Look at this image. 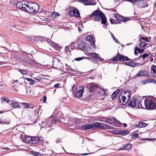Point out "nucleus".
Masks as SVG:
<instances>
[{"mask_svg":"<svg viewBox=\"0 0 156 156\" xmlns=\"http://www.w3.org/2000/svg\"><path fill=\"white\" fill-rule=\"evenodd\" d=\"M32 5L34 8L33 10V12L31 11L30 12L35 13L38 10L39 6L38 4L34 2H33Z\"/></svg>","mask_w":156,"mask_h":156,"instance_id":"obj_19","label":"nucleus"},{"mask_svg":"<svg viewBox=\"0 0 156 156\" xmlns=\"http://www.w3.org/2000/svg\"><path fill=\"white\" fill-rule=\"evenodd\" d=\"M114 128V127L107 124H104L103 125L102 129H113Z\"/></svg>","mask_w":156,"mask_h":156,"instance_id":"obj_24","label":"nucleus"},{"mask_svg":"<svg viewBox=\"0 0 156 156\" xmlns=\"http://www.w3.org/2000/svg\"><path fill=\"white\" fill-rule=\"evenodd\" d=\"M147 45V44L145 42H141L140 44V46L141 47H144Z\"/></svg>","mask_w":156,"mask_h":156,"instance_id":"obj_45","label":"nucleus"},{"mask_svg":"<svg viewBox=\"0 0 156 156\" xmlns=\"http://www.w3.org/2000/svg\"><path fill=\"white\" fill-rule=\"evenodd\" d=\"M112 60L113 61H117L119 60L123 62L133 60L129 59L127 56L120 54L119 53L116 56L114 57L113 58H112Z\"/></svg>","mask_w":156,"mask_h":156,"instance_id":"obj_3","label":"nucleus"},{"mask_svg":"<svg viewBox=\"0 0 156 156\" xmlns=\"http://www.w3.org/2000/svg\"><path fill=\"white\" fill-rule=\"evenodd\" d=\"M114 15L116 19L118 20L121 21V18H122V16L119 15L118 14H115L114 13Z\"/></svg>","mask_w":156,"mask_h":156,"instance_id":"obj_34","label":"nucleus"},{"mask_svg":"<svg viewBox=\"0 0 156 156\" xmlns=\"http://www.w3.org/2000/svg\"><path fill=\"white\" fill-rule=\"evenodd\" d=\"M138 6L140 8H145L147 6V5L145 1H139Z\"/></svg>","mask_w":156,"mask_h":156,"instance_id":"obj_18","label":"nucleus"},{"mask_svg":"<svg viewBox=\"0 0 156 156\" xmlns=\"http://www.w3.org/2000/svg\"><path fill=\"white\" fill-rule=\"evenodd\" d=\"M85 5H95L96 3L94 0H84L83 3Z\"/></svg>","mask_w":156,"mask_h":156,"instance_id":"obj_14","label":"nucleus"},{"mask_svg":"<svg viewBox=\"0 0 156 156\" xmlns=\"http://www.w3.org/2000/svg\"><path fill=\"white\" fill-rule=\"evenodd\" d=\"M46 99H47V97H46V96H44L43 97V102H46Z\"/></svg>","mask_w":156,"mask_h":156,"instance_id":"obj_59","label":"nucleus"},{"mask_svg":"<svg viewBox=\"0 0 156 156\" xmlns=\"http://www.w3.org/2000/svg\"><path fill=\"white\" fill-rule=\"evenodd\" d=\"M144 105L146 109L148 110H153L156 108V105L153 100L151 98H145Z\"/></svg>","mask_w":156,"mask_h":156,"instance_id":"obj_2","label":"nucleus"},{"mask_svg":"<svg viewBox=\"0 0 156 156\" xmlns=\"http://www.w3.org/2000/svg\"><path fill=\"white\" fill-rule=\"evenodd\" d=\"M120 135H126L129 133V130L128 129H125L124 130H119Z\"/></svg>","mask_w":156,"mask_h":156,"instance_id":"obj_23","label":"nucleus"},{"mask_svg":"<svg viewBox=\"0 0 156 156\" xmlns=\"http://www.w3.org/2000/svg\"><path fill=\"white\" fill-rule=\"evenodd\" d=\"M110 22L112 24H116L117 23V21L112 19H110Z\"/></svg>","mask_w":156,"mask_h":156,"instance_id":"obj_38","label":"nucleus"},{"mask_svg":"<svg viewBox=\"0 0 156 156\" xmlns=\"http://www.w3.org/2000/svg\"><path fill=\"white\" fill-rule=\"evenodd\" d=\"M87 42L89 41L91 42L90 44L91 46L94 48H96V45H95V38L91 35H89L87 36Z\"/></svg>","mask_w":156,"mask_h":156,"instance_id":"obj_7","label":"nucleus"},{"mask_svg":"<svg viewBox=\"0 0 156 156\" xmlns=\"http://www.w3.org/2000/svg\"><path fill=\"white\" fill-rule=\"evenodd\" d=\"M108 118H102L101 119V121L107 123L108 122Z\"/></svg>","mask_w":156,"mask_h":156,"instance_id":"obj_49","label":"nucleus"},{"mask_svg":"<svg viewBox=\"0 0 156 156\" xmlns=\"http://www.w3.org/2000/svg\"><path fill=\"white\" fill-rule=\"evenodd\" d=\"M75 122L76 123L79 124L81 122V121L78 118H76L75 119Z\"/></svg>","mask_w":156,"mask_h":156,"instance_id":"obj_52","label":"nucleus"},{"mask_svg":"<svg viewBox=\"0 0 156 156\" xmlns=\"http://www.w3.org/2000/svg\"><path fill=\"white\" fill-rule=\"evenodd\" d=\"M139 136V135L138 134H135L133 135L132 136V138H134L135 137H137Z\"/></svg>","mask_w":156,"mask_h":156,"instance_id":"obj_58","label":"nucleus"},{"mask_svg":"<svg viewBox=\"0 0 156 156\" xmlns=\"http://www.w3.org/2000/svg\"><path fill=\"white\" fill-rule=\"evenodd\" d=\"M55 61V62H57V61L59 63H61V60L60 59H59L58 58H56V57L53 58V59L52 62H54ZM59 63H58V64Z\"/></svg>","mask_w":156,"mask_h":156,"instance_id":"obj_42","label":"nucleus"},{"mask_svg":"<svg viewBox=\"0 0 156 156\" xmlns=\"http://www.w3.org/2000/svg\"><path fill=\"white\" fill-rule=\"evenodd\" d=\"M90 153H83V154H80V155H83V156H84V155H87L88 154H90Z\"/></svg>","mask_w":156,"mask_h":156,"instance_id":"obj_62","label":"nucleus"},{"mask_svg":"<svg viewBox=\"0 0 156 156\" xmlns=\"http://www.w3.org/2000/svg\"><path fill=\"white\" fill-rule=\"evenodd\" d=\"M60 84L59 83H57V84H55L54 85V87H55L58 88V87L60 86Z\"/></svg>","mask_w":156,"mask_h":156,"instance_id":"obj_57","label":"nucleus"},{"mask_svg":"<svg viewBox=\"0 0 156 156\" xmlns=\"http://www.w3.org/2000/svg\"><path fill=\"white\" fill-rule=\"evenodd\" d=\"M22 104L25 106L26 108H31L29 106V105L27 103L23 102L22 103Z\"/></svg>","mask_w":156,"mask_h":156,"instance_id":"obj_50","label":"nucleus"},{"mask_svg":"<svg viewBox=\"0 0 156 156\" xmlns=\"http://www.w3.org/2000/svg\"><path fill=\"white\" fill-rule=\"evenodd\" d=\"M122 147H121L120 150H129L132 148V145L129 143L123 145Z\"/></svg>","mask_w":156,"mask_h":156,"instance_id":"obj_15","label":"nucleus"},{"mask_svg":"<svg viewBox=\"0 0 156 156\" xmlns=\"http://www.w3.org/2000/svg\"><path fill=\"white\" fill-rule=\"evenodd\" d=\"M147 83H148V81L147 79H145L144 80H143L142 81V84H147Z\"/></svg>","mask_w":156,"mask_h":156,"instance_id":"obj_54","label":"nucleus"},{"mask_svg":"<svg viewBox=\"0 0 156 156\" xmlns=\"http://www.w3.org/2000/svg\"><path fill=\"white\" fill-rule=\"evenodd\" d=\"M87 42L85 41H83L79 44L78 45V47L79 49H81L83 50H87L88 48V45H87Z\"/></svg>","mask_w":156,"mask_h":156,"instance_id":"obj_9","label":"nucleus"},{"mask_svg":"<svg viewBox=\"0 0 156 156\" xmlns=\"http://www.w3.org/2000/svg\"><path fill=\"white\" fill-rule=\"evenodd\" d=\"M100 16L101 19V24L104 25H105L107 22V20L106 17L104 13H103Z\"/></svg>","mask_w":156,"mask_h":156,"instance_id":"obj_17","label":"nucleus"},{"mask_svg":"<svg viewBox=\"0 0 156 156\" xmlns=\"http://www.w3.org/2000/svg\"><path fill=\"white\" fill-rule=\"evenodd\" d=\"M27 4V2L26 3H25L24 1L22 2H18L16 4L17 7L20 9L22 10L25 11L27 10L26 6Z\"/></svg>","mask_w":156,"mask_h":156,"instance_id":"obj_6","label":"nucleus"},{"mask_svg":"<svg viewBox=\"0 0 156 156\" xmlns=\"http://www.w3.org/2000/svg\"><path fill=\"white\" fill-rule=\"evenodd\" d=\"M58 120H57V119H55L54 120V121L52 122V124H55V123H56L57 122H58Z\"/></svg>","mask_w":156,"mask_h":156,"instance_id":"obj_61","label":"nucleus"},{"mask_svg":"<svg viewBox=\"0 0 156 156\" xmlns=\"http://www.w3.org/2000/svg\"><path fill=\"white\" fill-rule=\"evenodd\" d=\"M84 87L83 86L80 87L79 90L74 91V95L77 98L82 97L83 93L84 92Z\"/></svg>","mask_w":156,"mask_h":156,"instance_id":"obj_5","label":"nucleus"},{"mask_svg":"<svg viewBox=\"0 0 156 156\" xmlns=\"http://www.w3.org/2000/svg\"><path fill=\"white\" fill-rule=\"evenodd\" d=\"M103 12L100 11L99 9L97 10L93 11L92 13L90 15L89 18H92L93 16H100L103 13Z\"/></svg>","mask_w":156,"mask_h":156,"instance_id":"obj_11","label":"nucleus"},{"mask_svg":"<svg viewBox=\"0 0 156 156\" xmlns=\"http://www.w3.org/2000/svg\"><path fill=\"white\" fill-rule=\"evenodd\" d=\"M34 79L37 81H40V79L39 78H34Z\"/></svg>","mask_w":156,"mask_h":156,"instance_id":"obj_64","label":"nucleus"},{"mask_svg":"<svg viewBox=\"0 0 156 156\" xmlns=\"http://www.w3.org/2000/svg\"><path fill=\"white\" fill-rule=\"evenodd\" d=\"M46 41H47L48 43H49L51 44L52 46H53V44H54L53 42L50 39L46 38Z\"/></svg>","mask_w":156,"mask_h":156,"instance_id":"obj_46","label":"nucleus"},{"mask_svg":"<svg viewBox=\"0 0 156 156\" xmlns=\"http://www.w3.org/2000/svg\"><path fill=\"white\" fill-rule=\"evenodd\" d=\"M146 72L144 71L140 70L139 72L137 73L136 76L139 77L145 75Z\"/></svg>","mask_w":156,"mask_h":156,"instance_id":"obj_27","label":"nucleus"},{"mask_svg":"<svg viewBox=\"0 0 156 156\" xmlns=\"http://www.w3.org/2000/svg\"><path fill=\"white\" fill-rule=\"evenodd\" d=\"M100 18V16H95L94 18V20L95 21H99Z\"/></svg>","mask_w":156,"mask_h":156,"instance_id":"obj_48","label":"nucleus"},{"mask_svg":"<svg viewBox=\"0 0 156 156\" xmlns=\"http://www.w3.org/2000/svg\"><path fill=\"white\" fill-rule=\"evenodd\" d=\"M3 100L4 101H6L8 103H9L10 102V100L9 98H4Z\"/></svg>","mask_w":156,"mask_h":156,"instance_id":"obj_55","label":"nucleus"},{"mask_svg":"<svg viewBox=\"0 0 156 156\" xmlns=\"http://www.w3.org/2000/svg\"><path fill=\"white\" fill-rule=\"evenodd\" d=\"M149 55V54L147 53H145L144 54L142 55V57L143 59H145L146 57H148Z\"/></svg>","mask_w":156,"mask_h":156,"instance_id":"obj_53","label":"nucleus"},{"mask_svg":"<svg viewBox=\"0 0 156 156\" xmlns=\"http://www.w3.org/2000/svg\"><path fill=\"white\" fill-rule=\"evenodd\" d=\"M151 73L153 76L156 77V65H153L151 66Z\"/></svg>","mask_w":156,"mask_h":156,"instance_id":"obj_21","label":"nucleus"},{"mask_svg":"<svg viewBox=\"0 0 156 156\" xmlns=\"http://www.w3.org/2000/svg\"><path fill=\"white\" fill-rule=\"evenodd\" d=\"M148 83H156V81L152 79H147Z\"/></svg>","mask_w":156,"mask_h":156,"instance_id":"obj_39","label":"nucleus"},{"mask_svg":"<svg viewBox=\"0 0 156 156\" xmlns=\"http://www.w3.org/2000/svg\"><path fill=\"white\" fill-rule=\"evenodd\" d=\"M68 71H70L72 72H76V71L75 70L73 69H69L68 70Z\"/></svg>","mask_w":156,"mask_h":156,"instance_id":"obj_60","label":"nucleus"},{"mask_svg":"<svg viewBox=\"0 0 156 156\" xmlns=\"http://www.w3.org/2000/svg\"><path fill=\"white\" fill-rule=\"evenodd\" d=\"M11 104L12 107L14 108H20L21 107L20 105H18V104L16 103H12Z\"/></svg>","mask_w":156,"mask_h":156,"instance_id":"obj_36","label":"nucleus"},{"mask_svg":"<svg viewBox=\"0 0 156 156\" xmlns=\"http://www.w3.org/2000/svg\"><path fill=\"white\" fill-rule=\"evenodd\" d=\"M141 101L140 100L136 98H134V97H133L132 100L131 99V98H130V101L128 105L129 107H131L132 108H144L141 105Z\"/></svg>","mask_w":156,"mask_h":156,"instance_id":"obj_1","label":"nucleus"},{"mask_svg":"<svg viewBox=\"0 0 156 156\" xmlns=\"http://www.w3.org/2000/svg\"><path fill=\"white\" fill-rule=\"evenodd\" d=\"M111 34L112 35V38L113 39V40L115 41V42L119 43V41L118 40L116 39V38L115 37L114 35L112 33H111Z\"/></svg>","mask_w":156,"mask_h":156,"instance_id":"obj_47","label":"nucleus"},{"mask_svg":"<svg viewBox=\"0 0 156 156\" xmlns=\"http://www.w3.org/2000/svg\"><path fill=\"white\" fill-rule=\"evenodd\" d=\"M93 129H96L98 128L102 129L103 124L98 122H95L92 124Z\"/></svg>","mask_w":156,"mask_h":156,"instance_id":"obj_13","label":"nucleus"},{"mask_svg":"<svg viewBox=\"0 0 156 156\" xmlns=\"http://www.w3.org/2000/svg\"><path fill=\"white\" fill-rule=\"evenodd\" d=\"M82 128L84 130H88L91 129H93L92 124H86L82 126Z\"/></svg>","mask_w":156,"mask_h":156,"instance_id":"obj_20","label":"nucleus"},{"mask_svg":"<svg viewBox=\"0 0 156 156\" xmlns=\"http://www.w3.org/2000/svg\"><path fill=\"white\" fill-rule=\"evenodd\" d=\"M144 49H140L138 48L136 46L135 47V51H137L140 53H142L144 51Z\"/></svg>","mask_w":156,"mask_h":156,"instance_id":"obj_37","label":"nucleus"},{"mask_svg":"<svg viewBox=\"0 0 156 156\" xmlns=\"http://www.w3.org/2000/svg\"><path fill=\"white\" fill-rule=\"evenodd\" d=\"M93 58L96 60H98L99 59V56L98 54L96 53H92Z\"/></svg>","mask_w":156,"mask_h":156,"instance_id":"obj_33","label":"nucleus"},{"mask_svg":"<svg viewBox=\"0 0 156 156\" xmlns=\"http://www.w3.org/2000/svg\"><path fill=\"white\" fill-rule=\"evenodd\" d=\"M99 88L98 86L97 85L92 84L90 87L89 91L91 93L95 92L97 89Z\"/></svg>","mask_w":156,"mask_h":156,"instance_id":"obj_16","label":"nucleus"},{"mask_svg":"<svg viewBox=\"0 0 156 156\" xmlns=\"http://www.w3.org/2000/svg\"><path fill=\"white\" fill-rule=\"evenodd\" d=\"M108 122L107 123L111 124L114 123L116 119L115 118L110 117V118H108Z\"/></svg>","mask_w":156,"mask_h":156,"instance_id":"obj_25","label":"nucleus"},{"mask_svg":"<svg viewBox=\"0 0 156 156\" xmlns=\"http://www.w3.org/2000/svg\"><path fill=\"white\" fill-rule=\"evenodd\" d=\"M65 51L67 54H71V51L69 46H66L65 47Z\"/></svg>","mask_w":156,"mask_h":156,"instance_id":"obj_32","label":"nucleus"},{"mask_svg":"<svg viewBox=\"0 0 156 156\" xmlns=\"http://www.w3.org/2000/svg\"><path fill=\"white\" fill-rule=\"evenodd\" d=\"M69 14L71 16H73L77 17H80V12L79 10L76 8H75L73 10L70 11Z\"/></svg>","mask_w":156,"mask_h":156,"instance_id":"obj_10","label":"nucleus"},{"mask_svg":"<svg viewBox=\"0 0 156 156\" xmlns=\"http://www.w3.org/2000/svg\"><path fill=\"white\" fill-rule=\"evenodd\" d=\"M129 20V19H127L125 17H123V16L122 17V18H121V21H122L123 22H126V21Z\"/></svg>","mask_w":156,"mask_h":156,"instance_id":"obj_44","label":"nucleus"},{"mask_svg":"<svg viewBox=\"0 0 156 156\" xmlns=\"http://www.w3.org/2000/svg\"><path fill=\"white\" fill-rule=\"evenodd\" d=\"M123 64L125 65L132 67H136L137 66H136V63L133 62H126L123 63Z\"/></svg>","mask_w":156,"mask_h":156,"instance_id":"obj_22","label":"nucleus"},{"mask_svg":"<svg viewBox=\"0 0 156 156\" xmlns=\"http://www.w3.org/2000/svg\"><path fill=\"white\" fill-rule=\"evenodd\" d=\"M28 81L30 82V85H33L34 84V83H36V82L33 79H30L29 78H25Z\"/></svg>","mask_w":156,"mask_h":156,"instance_id":"obj_31","label":"nucleus"},{"mask_svg":"<svg viewBox=\"0 0 156 156\" xmlns=\"http://www.w3.org/2000/svg\"><path fill=\"white\" fill-rule=\"evenodd\" d=\"M42 139L43 140V138L42 137H39L33 136L32 137V139L31 143L33 144H36L40 142Z\"/></svg>","mask_w":156,"mask_h":156,"instance_id":"obj_12","label":"nucleus"},{"mask_svg":"<svg viewBox=\"0 0 156 156\" xmlns=\"http://www.w3.org/2000/svg\"><path fill=\"white\" fill-rule=\"evenodd\" d=\"M31 152L35 156H42L43 155L41 153L38 152H36L34 151H32Z\"/></svg>","mask_w":156,"mask_h":156,"instance_id":"obj_35","label":"nucleus"},{"mask_svg":"<svg viewBox=\"0 0 156 156\" xmlns=\"http://www.w3.org/2000/svg\"><path fill=\"white\" fill-rule=\"evenodd\" d=\"M10 122H6L4 121H0V123L1 124H4V123H6V124H9Z\"/></svg>","mask_w":156,"mask_h":156,"instance_id":"obj_56","label":"nucleus"},{"mask_svg":"<svg viewBox=\"0 0 156 156\" xmlns=\"http://www.w3.org/2000/svg\"><path fill=\"white\" fill-rule=\"evenodd\" d=\"M32 139V137L26 136L25 137V141L27 143H31Z\"/></svg>","mask_w":156,"mask_h":156,"instance_id":"obj_30","label":"nucleus"},{"mask_svg":"<svg viewBox=\"0 0 156 156\" xmlns=\"http://www.w3.org/2000/svg\"><path fill=\"white\" fill-rule=\"evenodd\" d=\"M126 93L127 94V96L128 98V99L126 101V97L124 95L122 96L121 99L119 97L118 100V104L124 105H126L127 104L128 101L129 100V98L130 97V94L129 93V92L128 91H127V92H126V91H125L124 94H126Z\"/></svg>","mask_w":156,"mask_h":156,"instance_id":"obj_4","label":"nucleus"},{"mask_svg":"<svg viewBox=\"0 0 156 156\" xmlns=\"http://www.w3.org/2000/svg\"><path fill=\"white\" fill-rule=\"evenodd\" d=\"M147 124L143 122H139L137 126L139 128H142L145 127L146 126Z\"/></svg>","mask_w":156,"mask_h":156,"instance_id":"obj_29","label":"nucleus"},{"mask_svg":"<svg viewBox=\"0 0 156 156\" xmlns=\"http://www.w3.org/2000/svg\"><path fill=\"white\" fill-rule=\"evenodd\" d=\"M19 71L23 74L25 75L27 73V71L23 69H20Z\"/></svg>","mask_w":156,"mask_h":156,"instance_id":"obj_41","label":"nucleus"},{"mask_svg":"<svg viewBox=\"0 0 156 156\" xmlns=\"http://www.w3.org/2000/svg\"><path fill=\"white\" fill-rule=\"evenodd\" d=\"M119 130H114L112 131V133L114 134L120 135Z\"/></svg>","mask_w":156,"mask_h":156,"instance_id":"obj_40","label":"nucleus"},{"mask_svg":"<svg viewBox=\"0 0 156 156\" xmlns=\"http://www.w3.org/2000/svg\"><path fill=\"white\" fill-rule=\"evenodd\" d=\"M22 62L23 63V64L25 66H27L28 64H29L31 63V61L30 60L27 59H24L22 61Z\"/></svg>","mask_w":156,"mask_h":156,"instance_id":"obj_26","label":"nucleus"},{"mask_svg":"<svg viewBox=\"0 0 156 156\" xmlns=\"http://www.w3.org/2000/svg\"><path fill=\"white\" fill-rule=\"evenodd\" d=\"M84 57H78V58H75L74 60H75V61H80L81 60H82L84 58Z\"/></svg>","mask_w":156,"mask_h":156,"instance_id":"obj_43","label":"nucleus"},{"mask_svg":"<svg viewBox=\"0 0 156 156\" xmlns=\"http://www.w3.org/2000/svg\"><path fill=\"white\" fill-rule=\"evenodd\" d=\"M33 2H27V4L26 7L27 10L25 11L27 12H28L30 13H33L34 12H33V10L34 8L33 7Z\"/></svg>","mask_w":156,"mask_h":156,"instance_id":"obj_8","label":"nucleus"},{"mask_svg":"<svg viewBox=\"0 0 156 156\" xmlns=\"http://www.w3.org/2000/svg\"><path fill=\"white\" fill-rule=\"evenodd\" d=\"M120 91V90L119 89L114 92L112 95V100H113L115 98L117 94L119 93Z\"/></svg>","mask_w":156,"mask_h":156,"instance_id":"obj_28","label":"nucleus"},{"mask_svg":"<svg viewBox=\"0 0 156 156\" xmlns=\"http://www.w3.org/2000/svg\"><path fill=\"white\" fill-rule=\"evenodd\" d=\"M136 51H135V50H134V54L135 55H138V53H137V52H136Z\"/></svg>","mask_w":156,"mask_h":156,"instance_id":"obj_63","label":"nucleus"},{"mask_svg":"<svg viewBox=\"0 0 156 156\" xmlns=\"http://www.w3.org/2000/svg\"><path fill=\"white\" fill-rule=\"evenodd\" d=\"M140 39L143 40L147 42H148L149 41L148 40L147 38L144 37L143 36H142L140 37Z\"/></svg>","mask_w":156,"mask_h":156,"instance_id":"obj_51","label":"nucleus"}]
</instances>
